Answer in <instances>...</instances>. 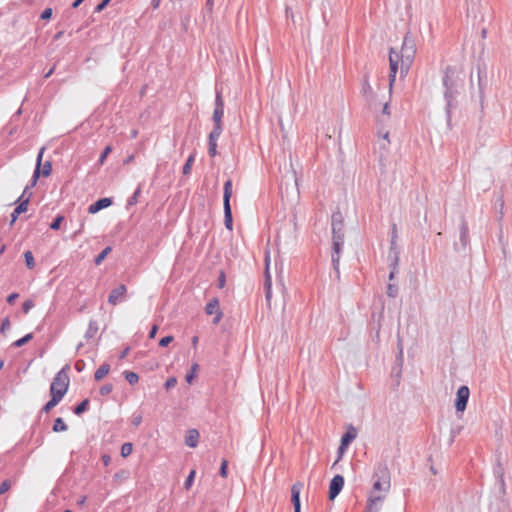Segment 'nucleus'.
I'll return each mask as SVG.
<instances>
[{"label": "nucleus", "mask_w": 512, "mask_h": 512, "mask_svg": "<svg viewBox=\"0 0 512 512\" xmlns=\"http://www.w3.org/2000/svg\"><path fill=\"white\" fill-rule=\"evenodd\" d=\"M442 85L444 88L446 122L447 126L451 127L452 113L459 107L458 98L464 88V81L460 77V72L456 66H446L442 76Z\"/></svg>", "instance_id": "obj_1"}, {"label": "nucleus", "mask_w": 512, "mask_h": 512, "mask_svg": "<svg viewBox=\"0 0 512 512\" xmlns=\"http://www.w3.org/2000/svg\"><path fill=\"white\" fill-rule=\"evenodd\" d=\"M416 51L417 48L415 38L411 34V32L408 31L404 36L402 47L399 54L401 60L400 73L402 76L408 73L414 61Z\"/></svg>", "instance_id": "obj_2"}, {"label": "nucleus", "mask_w": 512, "mask_h": 512, "mask_svg": "<svg viewBox=\"0 0 512 512\" xmlns=\"http://www.w3.org/2000/svg\"><path fill=\"white\" fill-rule=\"evenodd\" d=\"M373 485L371 494L375 492L387 493L391 487V475L386 462H378L375 465L372 476Z\"/></svg>", "instance_id": "obj_3"}, {"label": "nucleus", "mask_w": 512, "mask_h": 512, "mask_svg": "<svg viewBox=\"0 0 512 512\" xmlns=\"http://www.w3.org/2000/svg\"><path fill=\"white\" fill-rule=\"evenodd\" d=\"M224 116V99L222 96V91L218 88L215 89V102H214V110L212 114L213 128L211 133H220L223 132V119Z\"/></svg>", "instance_id": "obj_4"}, {"label": "nucleus", "mask_w": 512, "mask_h": 512, "mask_svg": "<svg viewBox=\"0 0 512 512\" xmlns=\"http://www.w3.org/2000/svg\"><path fill=\"white\" fill-rule=\"evenodd\" d=\"M232 180L228 179L224 183L223 187V209H224V225L227 230H233V214L231 208V197H232Z\"/></svg>", "instance_id": "obj_5"}, {"label": "nucleus", "mask_w": 512, "mask_h": 512, "mask_svg": "<svg viewBox=\"0 0 512 512\" xmlns=\"http://www.w3.org/2000/svg\"><path fill=\"white\" fill-rule=\"evenodd\" d=\"M70 370V365L65 364L54 376L51 384H50V394H53L54 391H60L63 394V397L66 395L70 379L68 376V372Z\"/></svg>", "instance_id": "obj_6"}, {"label": "nucleus", "mask_w": 512, "mask_h": 512, "mask_svg": "<svg viewBox=\"0 0 512 512\" xmlns=\"http://www.w3.org/2000/svg\"><path fill=\"white\" fill-rule=\"evenodd\" d=\"M332 241H344V219L342 213L337 210L331 215Z\"/></svg>", "instance_id": "obj_7"}, {"label": "nucleus", "mask_w": 512, "mask_h": 512, "mask_svg": "<svg viewBox=\"0 0 512 512\" xmlns=\"http://www.w3.org/2000/svg\"><path fill=\"white\" fill-rule=\"evenodd\" d=\"M469 228L464 216L460 218L459 224V243H454V249L458 252H465L469 245Z\"/></svg>", "instance_id": "obj_8"}, {"label": "nucleus", "mask_w": 512, "mask_h": 512, "mask_svg": "<svg viewBox=\"0 0 512 512\" xmlns=\"http://www.w3.org/2000/svg\"><path fill=\"white\" fill-rule=\"evenodd\" d=\"M344 241H332L331 246V263L336 278L340 279V259L343 252Z\"/></svg>", "instance_id": "obj_9"}, {"label": "nucleus", "mask_w": 512, "mask_h": 512, "mask_svg": "<svg viewBox=\"0 0 512 512\" xmlns=\"http://www.w3.org/2000/svg\"><path fill=\"white\" fill-rule=\"evenodd\" d=\"M469 397H470V389L467 385H462L457 389L456 398H455V402H454L457 414L464 413V411L466 410L468 401H469Z\"/></svg>", "instance_id": "obj_10"}, {"label": "nucleus", "mask_w": 512, "mask_h": 512, "mask_svg": "<svg viewBox=\"0 0 512 512\" xmlns=\"http://www.w3.org/2000/svg\"><path fill=\"white\" fill-rule=\"evenodd\" d=\"M205 313L207 315H215L213 320H212V323L213 324H218L222 317H223V312L221 311L220 307H219V299L217 297H213L212 299H210L206 306H205Z\"/></svg>", "instance_id": "obj_11"}, {"label": "nucleus", "mask_w": 512, "mask_h": 512, "mask_svg": "<svg viewBox=\"0 0 512 512\" xmlns=\"http://www.w3.org/2000/svg\"><path fill=\"white\" fill-rule=\"evenodd\" d=\"M345 479L342 475H335L329 484L328 498L333 501L342 491L344 487Z\"/></svg>", "instance_id": "obj_12"}, {"label": "nucleus", "mask_w": 512, "mask_h": 512, "mask_svg": "<svg viewBox=\"0 0 512 512\" xmlns=\"http://www.w3.org/2000/svg\"><path fill=\"white\" fill-rule=\"evenodd\" d=\"M127 292V287L125 284H120L114 289H112L108 295V303L116 306L125 300V295Z\"/></svg>", "instance_id": "obj_13"}, {"label": "nucleus", "mask_w": 512, "mask_h": 512, "mask_svg": "<svg viewBox=\"0 0 512 512\" xmlns=\"http://www.w3.org/2000/svg\"><path fill=\"white\" fill-rule=\"evenodd\" d=\"M44 151H45V148L42 147L38 154H37V158H36V165H35V169L33 171V175H32V178H31V181H30V184L27 185L22 193V195L24 196L26 194V192L31 188V187H34L36 184H37V181L38 179L40 178V166H41V162H42V158H43V154H44Z\"/></svg>", "instance_id": "obj_14"}, {"label": "nucleus", "mask_w": 512, "mask_h": 512, "mask_svg": "<svg viewBox=\"0 0 512 512\" xmlns=\"http://www.w3.org/2000/svg\"><path fill=\"white\" fill-rule=\"evenodd\" d=\"M44 151H45V148L42 147L38 154H37V158H36V165H35V169L33 171V175H32V178H31V181H30V184L27 185L22 193V195L24 196L26 194V192L31 188V187H34L36 184H37V181L38 179L40 178V166H41V162H42V158H43V154H44Z\"/></svg>", "instance_id": "obj_15"}, {"label": "nucleus", "mask_w": 512, "mask_h": 512, "mask_svg": "<svg viewBox=\"0 0 512 512\" xmlns=\"http://www.w3.org/2000/svg\"><path fill=\"white\" fill-rule=\"evenodd\" d=\"M30 196H31V194L26 199H23V195H21L18 198L17 206L14 208L13 212L11 213L10 226H12L16 222V220L18 219L20 214L27 211L29 201H30Z\"/></svg>", "instance_id": "obj_16"}, {"label": "nucleus", "mask_w": 512, "mask_h": 512, "mask_svg": "<svg viewBox=\"0 0 512 512\" xmlns=\"http://www.w3.org/2000/svg\"><path fill=\"white\" fill-rule=\"evenodd\" d=\"M303 488L302 482H295L291 487V503L294 508V512H301V500L300 494Z\"/></svg>", "instance_id": "obj_17"}, {"label": "nucleus", "mask_w": 512, "mask_h": 512, "mask_svg": "<svg viewBox=\"0 0 512 512\" xmlns=\"http://www.w3.org/2000/svg\"><path fill=\"white\" fill-rule=\"evenodd\" d=\"M113 198L112 197H103L97 199L94 203L90 204L88 206V213L89 214H96L99 211L110 207L113 204Z\"/></svg>", "instance_id": "obj_18"}, {"label": "nucleus", "mask_w": 512, "mask_h": 512, "mask_svg": "<svg viewBox=\"0 0 512 512\" xmlns=\"http://www.w3.org/2000/svg\"><path fill=\"white\" fill-rule=\"evenodd\" d=\"M50 397V400L42 406L40 414H48L54 407H56L61 402V400L63 399V394L60 391H54L53 394H50ZM40 417L41 415H39L38 418L40 419Z\"/></svg>", "instance_id": "obj_19"}, {"label": "nucleus", "mask_w": 512, "mask_h": 512, "mask_svg": "<svg viewBox=\"0 0 512 512\" xmlns=\"http://www.w3.org/2000/svg\"><path fill=\"white\" fill-rule=\"evenodd\" d=\"M361 94L367 102H371L376 98V94L374 93V91L370 85V82H369V73L368 72H365L362 76Z\"/></svg>", "instance_id": "obj_20"}, {"label": "nucleus", "mask_w": 512, "mask_h": 512, "mask_svg": "<svg viewBox=\"0 0 512 512\" xmlns=\"http://www.w3.org/2000/svg\"><path fill=\"white\" fill-rule=\"evenodd\" d=\"M385 499V495H374L370 494L365 512H379L382 507V503Z\"/></svg>", "instance_id": "obj_21"}, {"label": "nucleus", "mask_w": 512, "mask_h": 512, "mask_svg": "<svg viewBox=\"0 0 512 512\" xmlns=\"http://www.w3.org/2000/svg\"><path fill=\"white\" fill-rule=\"evenodd\" d=\"M200 434L199 431L195 428L189 429L186 432L184 443L186 446L190 448H195L198 446Z\"/></svg>", "instance_id": "obj_22"}, {"label": "nucleus", "mask_w": 512, "mask_h": 512, "mask_svg": "<svg viewBox=\"0 0 512 512\" xmlns=\"http://www.w3.org/2000/svg\"><path fill=\"white\" fill-rule=\"evenodd\" d=\"M357 437V430L354 426L349 425L346 431L341 436L340 442L342 444H345L346 446H350V444L354 441V439Z\"/></svg>", "instance_id": "obj_23"}, {"label": "nucleus", "mask_w": 512, "mask_h": 512, "mask_svg": "<svg viewBox=\"0 0 512 512\" xmlns=\"http://www.w3.org/2000/svg\"><path fill=\"white\" fill-rule=\"evenodd\" d=\"M221 136L220 133H209L208 135V154L210 157L217 155V141Z\"/></svg>", "instance_id": "obj_24"}, {"label": "nucleus", "mask_w": 512, "mask_h": 512, "mask_svg": "<svg viewBox=\"0 0 512 512\" xmlns=\"http://www.w3.org/2000/svg\"><path fill=\"white\" fill-rule=\"evenodd\" d=\"M399 58V53L395 52L394 49L391 48L389 53V65L391 74H397Z\"/></svg>", "instance_id": "obj_25"}, {"label": "nucleus", "mask_w": 512, "mask_h": 512, "mask_svg": "<svg viewBox=\"0 0 512 512\" xmlns=\"http://www.w3.org/2000/svg\"><path fill=\"white\" fill-rule=\"evenodd\" d=\"M110 372V365L108 363H103L94 373V380L96 382L101 381L105 376Z\"/></svg>", "instance_id": "obj_26"}, {"label": "nucleus", "mask_w": 512, "mask_h": 512, "mask_svg": "<svg viewBox=\"0 0 512 512\" xmlns=\"http://www.w3.org/2000/svg\"><path fill=\"white\" fill-rule=\"evenodd\" d=\"M98 331V323L96 320L91 319L88 323V328L84 334L86 340L92 339Z\"/></svg>", "instance_id": "obj_27"}, {"label": "nucleus", "mask_w": 512, "mask_h": 512, "mask_svg": "<svg viewBox=\"0 0 512 512\" xmlns=\"http://www.w3.org/2000/svg\"><path fill=\"white\" fill-rule=\"evenodd\" d=\"M90 400L85 398L81 402H79L76 406L73 407V413L77 416L82 415L89 409Z\"/></svg>", "instance_id": "obj_28"}, {"label": "nucleus", "mask_w": 512, "mask_h": 512, "mask_svg": "<svg viewBox=\"0 0 512 512\" xmlns=\"http://www.w3.org/2000/svg\"><path fill=\"white\" fill-rule=\"evenodd\" d=\"M52 430L55 433L65 432L68 430V425L65 423L63 418L58 417L53 422Z\"/></svg>", "instance_id": "obj_29"}, {"label": "nucleus", "mask_w": 512, "mask_h": 512, "mask_svg": "<svg viewBox=\"0 0 512 512\" xmlns=\"http://www.w3.org/2000/svg\"><path fill=\"white\" fill-rule=\"evenodd\" d=\"M399 255L400 252H395L394 255H388L389 269L390 271L399 272Z\"/></svg>", "instance_id": "obj_30"}, {"label": "nucleus", "mask_w": 512, "mask_h": 512, "mask_svg": "<svg viewBox=\"0 0 512 512\" xmlns=\"http://www.w3.org/2000/svg\"><path fill=\"white\" fill-rule=\"evenodd\" d=\"M142 186L141 184L138 185V187L135 189L133 194L128 198L126 208L129 209L131 206H134L138 202V198L141 194Z\"/></svg>", "instance_id": "obj_31"}, {"label": "nucleus", "mask_w": 512, "mask_h": 512, "mask_svg": "<svg viewBox=\"0 0 512 512\" xmlns=\"http://www.w3.org/2000/svg\"><path fill=\"white\" fill-rule=\"evenodd\" d=\"M33 337H34L33 333H27L23 337L14 341L11 344V347L12 348H20V347L24 346L25 344H27L28 342H30L33 339Z\"/></svg>", "instance_id": "obj_32"}, {"label": "nucleus", "mask_w": 512, "mask_h": 512, "mask_svg": "<svg viewBox=\"0 0 512 512\" xmlns=\"http://www.w3.org/2000/svg\"><path fill=\"white\" fill-rule=\"evenodd\" d=\"M123 376L130 385H135L139 381V375L133 371L126 370L123 372Z\"/></svg>", "instance_id": "obj_33"}, {"label": "nucleus", "mask_w": 512, "mask_h": 512, "mask_svg": "<svg viewBox=\"0 0 512 512\" xmlns=\"http://www.w3.org/2000/svg\"><path fill=\"white\" fill-rule=\"evenodd\" d=\"M112 251V247L111 246H107L105 247L95 258H94V263L95 265H100L104 260L105 258L108 256V254Z\"/></svg>", "instance_id": "obj_34"}, {"label": "nucleus", "mask_w": 512, "mask_h": 512, "mask_svg": "<svg viewBox=\"0 0 512 512\" xmlns=\"http://www.w3.org/2000/svg\"><path fill=\"white\" fill-rule=\"evenodd\" d=\"M194 161H195V155L194 154L189 155L183 165V168H182V173L184 175L190 174Z\"/></svg>", "instance_id": "obj_35"}, {"label": "nucleus", "mask_w": 512, "mask_h": 512, "mask_svg": "<svg viewBox=\"0 0 512 512\" xmlns=\"http://www.w3.org/2000/svg\"><path fill=\"white\" fill-rule=\"evenodd\" d=\"M65 217L62 214H58L55 216V218L50 223L49 227L52 230H59L61 228L62 223L64 222Z\"/></svg>", "instance_id": "obj_36"}, {"label": "nucleus", "mask_w": 512, "mask_h": 512, "mask_svg": "<svg viewBox=\"0 0 512 512\" xmlns=\"http://www.w3.org/2000/svg\"><path fill=\"white\" fill-rule=\"evenodd\" d=\"M24 260H25L26 267L29 270L34 269V267H35V260H34L33 253L30 250H27V251L24 252Z\"/></svg>", "instance_id": "obj_37"}, {"label": "nucleus", "mask_w": 512, "mask_h": 512, "mask_svg": "<svg viewBox=\"0 0 512 512\" xmlns=\"http://www.w3.org/2000/svg\"><path fill=\"white\" fill-rule=\"evenodd\" d=\"M199 369V365L197 363L192 364L191 369L185 375V381L188 384H191L196 376V371Z\"/></svg>", "instance_id": "obj_38"}, {"label": "nucleus", "mask_w": 512, "mask_h": 512, "mask_svg": "<svg viewBox=\"0 0 512 512\" xmlns=\"http://www.w3.org/2000/svg\"><path fill=\"white\" fill-rule=\"evenodd\" d=\"M52 173V163L51 161H46L43 165L40 166V175L43 177H49Z\"/></svg>", "instance_id": "obj_39"}, {"label": "nucleus", "mask_w": 512, "mask_h": 512, "mask_svg": "<svg viewBox=\"0 0 512 512\" xmlns=\"http://www.w3.org/2000/svg\"><path fill=\"white\" fill-rule=\"evenodd\" d=\"M195 476H196V471L194 469H192L184 481V488L186 490H189L192 487L194 480H195Z\"/></svg>", "instance_id": "obj_40"}, {"label": "nucleus", "mask_w": 512, "mask_h": 512, "mask_svg": "<svg viewBox=\"0 0 512 512\" xmlns=\"http://www.w3.org/2000/svg\"><path fill=\"white\" fill-rule=\"evenodd\" d=\"M112 152V147L110 145H107L101 152L99 159L97 161L98 165H103L106 161L109 154Z\"/></svg>", "instance_id": "obj_41"}, {"label": "nucleus", "mask_w": 512, "mask_h": 512, "mask_svg": "<svg viewBox=\"0 0 512 512\" xmlns=\"http://www.w3.org/2000/svg\"><path fill=\"white\" fill-rule=\"evenodd\" d=\"M398 286L393 283L387 285L386 294L389 298H396L398 295Z\"/></svg>", "instance_id": "obj_42"}, {"label": "nucleus", "mask_w": 512, "mask_h": 512, "mask_svg": "<svg viewBox=\"0 0 512 512\" xmlns=\"http://www.w3.org/2000/svg\"><path fill=\"white\" fill-rule=\"evenodd\" d=\"M133 451V444L130 443V442H125L124 444H122L121 446V456L126 458L128 457Z\"/></svg>", "instance_id": "obj_43"}, {"label": "nucleus", "mask_w": 512, "mask_h": 512, "mask_svg": "<svg viewBox=\"0 0 512 512\" xmlns=\"http://www.w3.org/2000/svg\"><path fill=\"white\" fill-rule=\"evenodd\" d=\"M462 429L463 427L460 425L451 427L449 444L454 442L455 438L461 433Z\"/></svg>", "instance_id": "obj_44"}, {"label": "nucleus", "mask_w": 512, "mask_h": 512, "mask_svg": "<svg viewBox=\"0 0 512 512\" xmlns=\"http://www.w3.org/2000/svg\"><path fill=\"white\" fill-rule=\"evenodd\" d=\"M493 474L496 480L504 479V468L501 463H497V465L494 467Z\"/></svg>", "instance_id": "obj_45"}, {"label": "nucleus", "mask_w": 512, "mask_h": 512, "mask_svg": "<svg viewBox=\"0 0 512 512\" xmlns=\"http://www.w3.org/2000/svg\"><path fill=\"white\" fill-rule=\"evenodd\" d=\"M347 449H348V446H346L345 444H342L340 442L338 449H337V459L333 463L332 468H334V466L338 463V461L341 460V458L343 457V454L346 452Z\"/></svg>", "instance_id": "obj_46"}, {"label": "nucleus", "mask_w": 512, "mask_h": 512, "mask_svg": "<svg viewBox=\"0 0 512 512\" xmlns=\"http://www.w3.org/2000/svg\"><path fill=\"white\" fill-rule=\"evenodd\" d=\"M219 475L222 478H227L228 476V461L226 459H222L221 465L219 468Z\"/></svg>", "instance_id": "obj_47"}, {"label": "nucleus", "mask_w": 512, "mask_h": 512, "mask_svg": "<svg viewBox=\"0 0 512 512\" xmlns=\"http://www.w3.org/2000/svg\"><path fill=\"white\" fill-rule=\"evenodd\" d=\"M11 329V322L9 317H5L0 325V333L5 335L6 331Z\"/></svg>", "instance_id": "obj_48"}, {"label": "nucleus", "mask_w": 512, "mask_h": 512, "mask_svg": "<svg viewBox=\"0 0 512 512\" xmlns=\"http://www.w3.org/2000/svg\"><path fill=\"white\" fill-rule=\"evenodd\" d=\"M496 485L498 486L499 497H504L506 495L505 480L504 479L496 480Z\"/></svg>", "instance_id": "obj_49"}, {"label": "nucleus", "mask_w": 512, "mask_h": 512, "mask_svg": "<svg viewBox=\"0 0 512 512\" xmlns=\"http://www.w3.org/2000/svg\"><path fill=\"white\" fill-rule=\"evenodd\" d=\"M478 85H479V98H480L481 104H483V102H484V86H483V79H482L480 71H478Z\"/></svg>", "instance_id": "obj_50"}, {"label": "nucleus", "mask_w": 512, "mask_h": 512, "mask_svg": "<svg viewBox=\"0 0 512 512\" xmlns=\"http://www.w3.org/2000/svg\"><path fill=\"white\" fill-rule=\"evenodd\" d=\"M113 390V385L111 383H106L103 386L100 387L99 393L102 396H106L110 394Z\"/></svg>", "instance_id": "obj_51"}, {"label": "nucleus", "mask_w": 512, "mask_h": 512, "mask_svg": "<svg viewBox=\"0 0 512 512\" xmlns=\"http://www.w3.org/2000/svg\"><path fill=\"white\" fill-rule=\"evenodd\" d=\"M177 384V378L174 376L169 377L166 382L164 383V388L169 391L170 389L174 388Z\"/></svg>", "instance_id": "obj_52"}, {"label": "nucleus", "mask_w": 512, "mask_h": 512, "mask_svg": "<svg viewBox=\"0 0 512 512\" xmlns=\"http://www.w3.org/2000/svg\"><path fill=\"white\" fill-rule=\"evenodd\" d=\"M35 306V303L33 300L31 299H28L26 301L23 302L22 304V311L27 314L29 313V311Z\"/></svg>", "instance_id": "obj_53"}, {"label": "nucleus", "mask_w": 512, "mask_h": 512, "mask_svg": "<svg viewBox=\"0 0 512 512\" xmlns=\"http://www.w3.org/2000/svg\"><path fill=\"white\" fill-rule=\"evenodd\" d=\"M52 15H53V10L51 7H47L45 8L41 14H40V19L42 20H50L52 18Z\"/></svg>", "instance_id": "obj_54"}, {"label": "nucleus", "mask_w": 512, "mask_h": 512, "mask_svg": "<svg viewBox=\"0 0 512 512\" xmlns=\"http://www.w3.org/2000/svg\"><path fill=\"white\" fill-rule=\"evenodd\" d=\"M12 486V482L10 479L4 480L0 485V496L6 493Z\"/></svg>", "instance_id": "obj_55"}, {"label": "nucleus", "mask_w": 512, "mask_h": 512, "mask_svg": "<svg viewBox=\"0 0 512 512\" xmlns=\"http://www.w3.org/2000/svg\"><path fill=\"white\" fill-rule=\"evenodd\" d=\"M173 340H174V337L172 335H167V336L162 337L159 340L158 345L160 347H167Z\"/></svg>", "instance_id": "obj_56"}, {"label": "nucleus", "mask_w": 512, "mask_h": 512, "mask_svg": "<svg viewBox=\"0 0 512 512\" xmlns=\"http://www.w3.org/2000/svg\"><path fill=\"white\" fill-rule=\"evenodd\" d=\"M110 2H111V0H101L95 7L94 12L100 13L110 4Z\"/></svg>", "instance_id": "obj_57"}, {"label": "nucleus", "mask_w": 512, "mask_h": 512, "mask_svg": "<svg viewBox=\"0 0 512 512\" xmlns=\"http://www.w3.org/2000/svg\"><path fill=\"white\" fill-rule=\"evenodd\" d=\"M272 288V280L268 268L265 271L264 290Z\"/></svg>", "instance_id": "obj_58"}, {"label": "nucleus", "mask_w": 512, "mask_h": 512, "mask_svg": "<svg viewBox=\"0 0 512 512\" xmlns=\"http://www.w3.org/2000/svg\"><path fill=\"white\" fill-rule=\"evenodd\" d=\"M142 414L133 413L132 415V425L138 427L142 423Z\"/></svg>", "instance_id": "obj_59"}, {"label": "nucleus", "mask_w": 512, "mask_h": 512, "mask_svg": "<svg viewBox=\"0 0 512 512\" xmlns=\"http://www.w3.org/2000/svg\"><path fill=\"white\" fill-rule=\"evenodd\" d=\"M18 297L19 294L17 292H13L7 296L6 301L8 304L13 305Z\"/></svg>", "instance_id": "obj_60"}, {"label": "nucleus", "mask_w": 512, "mask_h": 512, "mask_svg": "<svg viewBox=\"0 0 512 512\" xmlns=\"http://www.w3.org/2000/svg\"><path fill=\"white\" fill-rule=\"evenodd\" d=\"M395 252H399L397 249V240L390 239V249L388 255H394Z\"/></svg>", "instance_id": "obj_61"}, {"label": "nucleus", "mask_w": 512, "mask_h": 512, "mask_svg": "<svg viewBox=\"0 0 512 512\" xmlns=\"http://www.w3.org/2000/svg\"><path fill=\"white\" fill-rule=\"evenodd\" d=\"M225 282H226V275H225L224 271H221L219 274V277H218V287L223 288L225 286Z\"/></svg>", "instance_id": "obj_62"}, {"label": "nucleus", "mask_w": 512, "mask_h": 512, "mask_svg": "<svg viewBox=\"0 0 512 512\" xmlns=\"http://www.w3.org/2000/svg\"><path fill=\"white\" fill-rule=\"evenodd\" d=\"M158 329H159L158 325L157 324H153L151 329H150V331H149V333H148V338L149 339H154L156 334H157V332H158Z\"/></svg>", "instance_id": "obj_63"}, {"label": "nucleus", "mask_w": 512, "mask_h": 512, "mask_svg": "<svg viewBox=\"0 0 512 512\" xmlns=\"http://www.w3.org/2000/svg\"><path fill=\"white\" fill-rule=\"evenodd\" d=\"M74 367H75V370H76L77 372H82V371L84 370V368H85V362H84V360H82V359L77 360V361L75 362V366H74Z\"/></svg>", "instance_id": "obj_64"}]
</instances>
